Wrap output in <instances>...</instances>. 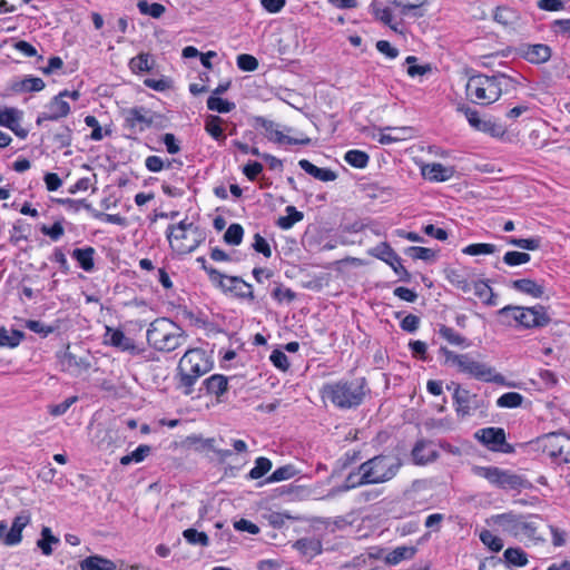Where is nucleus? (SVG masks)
<instances>
[{"instance_id":"f257e3e1","label":"nucleus","mask_w":570,"mask_h":570,"mask_svg":"<svg viewBox=\"0 0 570 570\" xmlns=\"http://www.w3.org/2000/svg\"><path fill=\"white\" fill-rule=\"evenodd\" d=\"M367 392L370 390L365 377L340 380L326 383L322 387L323 399L328 400L334 406L342 410L360 406Z\"/></svg>"},{"instance_id":"f03ea898","label":"nucleus","mask_w":570,"mask_h":570,"mask_svg":"<svg viewBox=\"0 0 570 570\" xmlns=\"http://www.w3.org/2000/svg\"><path fill=\"white\" fill-rule=\"evenodd\" d=\"M491 522L498 525L502 532L512 535L519 540H529L532 542H543L544 537L541 528L544 527L543 520L539 515H522L512 511L495 514L491 517Z\"/></svg>"},{"instance_id":"7ed1b4c3","label":"nucleus","mask_w":570,"mask_h":570,"mask_svg":"<svg viewBox=\"0 0 570 570\" xmlns=\"http://www.w3.org/2000/svg\"><path fill=\"white\" fill-rule=\"evenodd\" d=\"M213 363L208 360L202 348H190L180 358L176 374V389L184 395H190L194 392V385L197 380L208 373Z\"/></svg>"},{"instance_id":"20e7f679","label":"nucleus","mask_w":570,"mask_h":570,"mask_svg":"<svg viewBox=\"0 0 570 570\" xmlns=\"http://www.w3.org/2000/svg\"><path fill=\"white\" fill-rule=\"evenodd\" d=\"M497 317L499 324L507 327H543L551 322L547 308L540 304L531 307L507 305L497 311Z\"/></svg>"},{"instance_id":"39448f33","label":"nucleus","mask_w":570,"mask_h":570,"mask_svg":"<svg viewBox=\"0 0 570 570\" xmlns=\"http://www.w3.org/2000/svg\"><path fill=\"white\" fill-rule=\"evenodd\" d=\"M439 352L445 357L444 364L456 366L461 373L479 381L505 384V379L502 374L495 373V370L488 364L473 360L470 354H456L445 346H441Z\"/></svg>"},{"instance_id":"423d86ee","label":"nucleus","mask_w":570,"mask_h":570,"mask_svg":"<svg viewBox=\"0 0 570 570\" xmlns=\"http://www.w3.org/2000/svg\"><path fill=\"white\" fill-rule=\"evenodd\" d=\"M146 337L148 344L155 350L171 352L183 344L187 335L175 322L163 317L150 323Z\"/></svg>"},{"instance_id":"0eeeda50","label":"nucleus","mask_w":570,"mask_h":570,"mask_svg":"<svg viewBox=\"0 0 570 570\" xmlns=\"http://www.w3.org/2000/svg\"><path fill=\"white\" fill-rule=\"evenodd\" d=\"M402 466V460L394 453H382L360 464L364 482L384 483L392 480Z\"/></svg>"},{"instance_id":"6e6552de","label":"nucleus","mask_w":570,"mask_h":570,"mask_svg":"<svg viewBox=\"0 0 570 570\" xmlns=\"http://www.w3.org/2000/svg\"><path fill=\"white\" fill-rule=\"evenodd\" d=\"M166 236L171 248L180 255L194 252L205 239L200 228L186 220H181L176 225H169Z\"/></svg>"},{"instance_id":"1a4fd4ad","label":"nucleus","mask_w":570,"mask_h":570,"mask_svg":"<svg viewBox=\"0 0 570 570\" xmlns=\"http://www.w3.org/2000/svg\"><path fill=\"white\" fill-rule=\"evenodd\" d=\"M473 474L489 481L490 484L502 490H517L531 489L532 483L520 474L510 470H503L498 466H480L472 468Z\"/></svg>"},{"instance_id":"9d476101","label":"nucleus","mask_w":570,"mask_h":570,"mask_svg":"<svg viewBox=\"0 0 570 570\" xmlns=\"http://www.w3.org/2000/svg\"><path fill=\"white\" fill-rule=\"evenodd\" d=\"M465 95L472 104L488 106L500 98V88L497 87L492 76L476 73L469 77Z\"/></svg>"},{"instance_id":"9b49d317","label":"nucleus","mask_w":570,"mask_h":570,"mask_svg":"<svg viewBox=\"0 0 570 570\" xmlns=\"http://www.w3.org/2000/svg\"><path fill=\"white\" fill-rule=\"evenodd\" d=\"M213 286L225 295H232L240 301H255L253 285L245 282L240 276H229L220 273V277L216 278Z\"/></svg>"},{"instance_id":"f8f14e48","label":"nucleus","mask_w":570,"mask_h":570,"mask_svg":"<svg viewBox=\"0 0 570 570\" xmlns=\"http://www.w3.org/2000/svg\"><path fill=\"white\" fill-rule=\"evenodd\" d=\"M474 439L492 452L510 454L514 446L507 442L505 431L502 428H483L474 433Z\"/></svg>"},{"instance_id":"ddd939ff","label":"nucleus","mask_w":570,"mask_h":570,"mask_svg":"<svg viewBox=\"0 0 570 570\" xmlns=\"http://www.w3.org/2000/svg\"><path fill=\"white\" fill-rule=\"evenodd\" d=\"M368 254L380 261L386 263L393 272L399 276V281L410 283L412 279L411 273L402 265V259L397 253L391 247L387 242H382L374 248L368 250Z\"/></svg>"},{"instance_id":"4468645a","label":"nucleus","mask_w":570,"mask_h":570,"mask_svg":"<svg viewBox=\"0 0 570 570\" xmlns=\"http://www.w3.org/2000/svg\"><path fill=\"white\" fill-rule=\"evenodd\" d=\"M256 125L263 128L266 132V137L268 140L276 144H288V145H303L308 146L312 144V139L303 134L298 137H291L288 135H284L281 130H278V126L264 117H256Z\"/></svg>"},{"instance_id":"2eb2a0df","label":"nucleus","mask_w":570,"mask_h":570,"mask_svg":"<svg viewBox=\"0 0 570 570\" xmlns=\"http://www.w3.org/2000/svg\"><path fill=\"white\" fill-rule=\"evenodd\" d=\"M148 112L149 110L141 106L131 107L122 111L124 128L130 132L127 137L142 132L153 125V119L147 116Z\"/></svg>"},{"instance_id":"dca6fc26","label":"nucleus","mask_w":570,"mask_h":570,"mask_svg":"<svg viewBox=\"0 0 570 570\" xmlns=\"http://www.w3.org/2000/svg\"><path fill=\"white\" fill-rule=\"evenodd\" d=\"M517 55L533 65L544 63L550 60L552 49L544 43H520L515 48Z\"/></svg>"},{"instance_id":"f3484780","label":"nucleus","mask_w":570,"mask_h":570,"mask_svg":"<svg viewBox=\"0 0 570 570\" xmlns=\"http://www.w3.org/2000/svg\"><path fill=\"white\" fill-rule=\"evenodd\" d=\"M70 114V105L56 95L47 105L46 111L40 112L36 119L37 126H41L45 121H56L67 117Z\"/></svg>"},{"instance_id":"a211bd4d","label":"nucleus","mask_w":570,"mask_h":570,"mask_svg":"<svg viewBox=\"0 0 570 570\" xmlns=\"http://www.w3.org/2000/svg\"><path fill=\"white\" fill-rule=\"evenodd\" d=\"M541 440L552 443L557 441V449L550 451V456L560 459L564 463H570V436L561 432H550L543 434Z\"/></svg>"},{"instance_id":"6ab92c4d","label":"nucleus","mask_w":570,"mask_h":570,"mask_svg":"<svg viewBox=\"0 0 570 570\" xmlns=\"http://www.w3.org/2000/svg\"><path fill=\"white\" fill-rule=\"evenodd\" d=\"M31 517L29 511H21L11 524L10 530L3 538V543L8 547L17 546L22 540V530L30 523Z\"/></svg>"},{"instance_id":"aec40b11","label":"nucleus","mask_w":570,"mask_h":570,"mask_svg":"<svg viewBox=\"0 0 570 570\" xmlns=\"http://www.w3.org/2000/svg\"><path fill=\"white\" fill-rule=\"evenodd\" d=\"M106 335H109L108 343L122 352H128L131 355H139L142 352V350L135 344L134 340L126 336L120 328L112 330L107 327Z\"/></svg>"},{"instance_id":"412c9836","label":"nucleus","mask_w":570,"mask_h":570,"mask_svg":"<svg viewBox=\"0 0 570 570\" xmlns=\"http://www.w3.org/2000/svg\"><path fill=\"white\" fill-rule=\"evenodd\" d=\"M455 170L452 166H444L440 163L426 164L422 167V176L435 183L446 181L453 177Z\"/></svg>"},{"instance_id":"4be33fe9","label":"nucleus","mask_w":570,"mask_h":570,"mask_svg":"<svg viewBox=\"0 0 570 570\" xmlns=\"http://www.w3.org/2000/svg\"><path fill=\"white\" fill-rule=\"evenodd\" d=\"M431 442L424 439L417 440L412 449L411 455L414 464L425 465L434 462L439 458V453L430 449Z\"/></svg>"},{"instance_id":"5701e85b","label":"nucleus","mask_w":570,"mask_h":570,"mask_svg":"<svg viewBox=\"0 0 570 570\" xmlns=\"http://www.w3.org/2000/svg\"><path fill=\"white\" fill-rule=\"evenodd\" d=\"M57 358L61 371L63 372L86 371L90 367L88 360L81 357L78 358L69 352V347L63 352L57 353Z\"/></svg>"},{"instance_id":"b1692460","label":"nucleus","mask_w":570,"mask_h":570,"mask_svg":"<svg viewBox=\"0 0 570 570\" xmlns=\"http://www.w3.org/2000/svg\"><path fill=\"white\" fill-rule=\"evenodd\" d=\"M203 390L219 400L228 390V379L223 374H213L203 381L199 392L202 393Z\"/></svg>"},{"instance_id":"393cba45","label":"nucleus","mask_w":570,"mask_h":570,"mask_svg":"<svg viewBox=\"0 0 570 570\" xmlns=\"http://www.w3.org/2000/svg\"><path fill=\"white\" fill-rule=\"evenodd\" d=\"M292 547L297 550L302 557H305L308 560H312L323 551L322 541L316 538L298 539L293 543Z\"/></svg>"},{"instance_id":"a878e982","label":"nucleus","mask_w":570,"mask_h":570,"mask_svg":"<svg viewBox=\"0 0 570 570\" xmlns=\"http://www.w3.org/2000/svg\"><path fill=\"white\" fill-rule=\"evenodd\" d=\"M510 287L533 298H540L544 294L543 284L531 278H519L511 281Z\"/></svg>"},{"instance_id":"bb28decb","label":"nucleus","mask_w":570,"mask_h":570,"mask_svg":"<svg viewBox=\"0 0 570 570\" xmlns=\"http://www.w3.org/2000/svg\"><path fill=\"white\" fill-rule=\"evenodd\" d=\"M70 255L82 271L91 273L95 269L96 249L94 247L75 248Z\"/></svg>"},{"instance_id":"cd10ccee","label":"nucleus","mask_w":570,"mask_h":570,"mask_svg":"<svg viewBox=\"0 0 570 570\" xmlns=\"http://www.w3.org/2000/svg\"><path fill=\"white\" fill-rule=\"evenodd\" d=\"M492 79L497 83V87L500 88V96L503 92H509L517 90V88L521 85V80H524V77L519 72H514V75H507L504 72H495L492 75Z\"/></svg>"},{"instance_id":"c85d7f7f","label":"nucleus","mask_w":570,"mask_h":570,"mask_svg":"<svg viewBox=\"0 0 570 570\" xmlns=\"http://www.w3.org/2000/svg\"><path fill=\"white\" fill-rule=\"evenodd\" d=\"M298 166L308 175L321 181H333L337 178V174L330 168H320L307 159H301Z\"/></svg>"},{"instance_id":"c756f323","label":"nucleus","mask_w":570,"mask_h":570,"mask_svg":"<svg viewBox=\"0 0 570 570\" xmlns=\"http://www.w3.org/2000/svg\"><path fill=\"white\" fill-rule=\"evenodd\" d=\"M454 385L453 401L455 411L459 415L465 416L471 412V394L468 390L462 389L460 384L452 382Z\"/></svg>"},{"instance_id":"7c9ffc66","label":"nucleus","mask_w":570,"mask_h":570,"mask_svg":"<svg viewBox=\"0 0 570 570\" xmlns=\"http://www.w3.org/2000/svg\"><path fill=\"white\" fill-rule=\"evenodd\" d=\"M391 2L401 8V13L406 16L412 12V16L415 18H421L424 16V11L421 9L424 6L430 3V0H391Z\"/></svg>"},{"instance_id":"2f4dec72","label":"nucleus","mask_w":570,"mask_h":570,"mask_svg":"<svg viewBox=\"0 0 570 570\" xmlns=\"http://www.w3.org/2000/svg\"><path fill=\"white\" fill-rule=\"evenodd\" d=\"M416 551L417 549L413 546L396 547L394 550L384 556V561L389 566H396L403 560L412 559L415 556Z\"/></svg>"},{"instance_id":"473e14b6","label":"nucleus","mask_w":570,"mask_h":570,"mask_svg":"<svg viewBox=\"0 0 570 570\" xmlns=\"http://www.w3.org/2000/svg\"><path fill=\"white\" fill-rule=\"evenodd\" d=\"M81 570H115L116 564L114 561L95 554L89 556L80 561Z\"/></svg>"},{"instance_id":"72a5a7b5","label":"nucleus","mask_w":570,"mask_h":570,"mask_svg":"<svg viewBox=\"0 0 570 570\" xmlns=\"http://www.w3.org/2000/svg\"><path fill=\"white\" fill-rule=\"evenodd\" d=\"M45 82L39 77L28 76L22 80L12 85V89L14 91L21 92H37L41 91L45 88Z\"/></svg>"},{"instance_id":"f704fd0d","label":"nucleus","mask_w":570,"mask_h":570,"mask_svg":"<svg viewBox=\"0 0 570 570\" xmlns=\"http://www.w3.org/2000/svg\"><path fill=\"white\" fill-rule=\"evenodd\" d=\"M503 558L505 569L509 566L524 567L528 563V556L521 548H508Z\"/></svg>"},{"instance_id":"c9c22d12","label":"nucleus","mask_w":570,"mask_h":570,"mask_svg":"<svg viewBox=\"0 0 570 570\" xmlns=\"http://www.w3.org/2000/svg\"><path fill=\"white\" fill-rule=\"evenodd\" d=\"M445 278L456 288L468 293L471 291V283L460 269L448 267L444 269Z\"/></svg>"},{"instance_id":"e433bc0d","label":"nucleus","mask_w":570,"mask_h":570,"mask_svg":"<svg viewBox=\"0 0 570 570\" xmlns=\"http://www.w3.org/2000/svg\"><path fill=\"white\" fill-rule=\"evenodd\" d=\"M223 119L219 116L208 115L205 119V130L217 141L226 139L222 128Z\"/></svg>"},{"instance_id":"4c0bfd02","label":"nucleus","mask_w":570,"mask_h":570,"mask_svg":"<svg viewBox=\"0 0 570 570\" xmlns=\"http://www.w3.org/2000/svg\"><path fill=\"white\" fill-rule=\"evenodd\" d=\"M286 215L281 216L276 225L284 230L291 229L294 224L301 222L304 218V215L302 212L297 210L294 206H287L285 208Z\"/></svg>"},{"instance_id":"58836bf2","label":"nucleus","mask_w":570,"mask_h":570,"mask_svg":"<svg viewBox=\"0 0 570 570\" xmlns=\"http://www.w3.org/2000/svg\"><path fill=\"white\" fill-rule=\"evenodd\" d=\"M298 470L293 464H286L276 469L269 476L266 478L265 483H276L289 480L298 474Z\"/></svg>"},{"instance_id":"ea45409f","label":"nucleus","mask_w":570,"mask_h":570,"mask_svg":"<svg viewBox=\"0 0 570 570\" xmlns=\"http://www.w3.org/2000/svg\"><path fill=\"white\" fill-rule=\"evenodd\" d=\"M24 338V333L19 330H11L9 334L4 327H0V347H17Z\"/></svg>"},{"instance_id":"a19ab883","label":"nucleus","mask_w":570,"mask_h":570,"mask_svg":"<svg viewBox=\"0 0 570 570\" xmlns=\"http://www.w3.org/2000/svg\"><path fill=\"white\" fill-rule=\"evenodd\" d=\"M344 160L352 167L363 169L368 165L370 156L358 149H351L345 153Z\"/></svg>"},{"instance_id":"79ce46f5","label":"nucleus","mask_w":570,"mask_h":570,"mask_svg":"<svg viewBox=\"0 0 570 570\" xmlns=\"http://www.w3.org/2000/svg\"><path fill=\"white\" fill-rule=\"evenodd\" d=\"M153 65L154 61L150 59V55L145 52H140L129 60V68L134 73L150 71Z\"/></svg>"},{"instance_id":"37998d69","label":"nucleus","mask_w":570,"mask_h":570,"mask_svg":"<svg viewBox=\"0 0 570 570\" xmlns=\"http://www.w3.org/2000/svg\"><path fill=\"white\" fill-rule=\"evenodd\" d=\"M151 452V446L147 444H140L136 450L131 453L124 455L120 458L121 465H129L130 463H140L142 462Z\"/></svg>"},{"instance_id":"c03bdc74","label":"nucleus","mask_w":570,"mask_h":570,"mask_svg":"<svg viewBox=\"0 0 570 570\" xmlns=\"http://www.w3.org/2000/svg\"><path fill=\"white\" fill-rule=\"evenodd\" d=\"M370 8L375 19L389 26L392 30L397 31L396 24L393 23L392 11L390 8H382L377 2H372Z\"/></svg>"},{"instance_id":"a18cd8bd","label":"nucleus","mask_w":570,"mask_h":570,"mask_svg":"<svg viewBox=\"0 0 570 570\" xmlns=\"http://www.w3.org/2000/svg\"><path fill=\"white\" fill-rule=\"evenodd\" d=\"M272 461L268 458L259 456L255 460V465L246 475L249 480H258L263 478L271 469Z\"/></svg>"},{"instance_id":"49530a36","label":"nucleus","mask_w":570,"mask_h":570,"mask_svg":"<svg viewBox=\"0 0 570 570\" xmlns=\"http://www.w3.org/2000/svg\"><path fill=\"white\" fill-rule=\"evenodd\" d=\"M235 107V102L223 99L219 96H209L207 99V108L219 114L230 112Z\"/></svg>"},{"instance_id":"de8ad7c7","label":"nucleus","mask_w":570,"mask_h":570,"mask_svg":"<svg viewBox=\"0 0 570 570\" xmlns=\"http://www.w3.org/2000/svg\"><path fill=\"white\" fill-rule=\"evenodd\" d=\"M439 334L452 345L468 347L470 343L468 338L455 332L452 327L440 325Z\"/></svg>"},{"instance_id":"09e8293b","label":"nucleus","mask_w":570,"mask_h":570,"mask_svg":"<svg viewBox=\"0 0 570 570\" xmlns=\"http://www.w3.org/2000/svg\"><path fill=\"white\" fill-rule=\"evenodd\" d=\"M523 395L518 392H507L497 400V406L501 409H515L522 405Z\"/></svg>"},{"instance_id":"8fccbe9b","label":"nucleus","mask_w":570,"mask_h":570,"mask_svg":"<svg viewBox=\"0 0 570 570\" xmlns=\"http://www.w3.org/2000/svg\"><path fill=\"white\" fill-rule=\"evenodd\" d=\"M479 539L492 552H499L503 548V540L490 530L483 529L479 534Z\"/></svg>"},{"instance_id":"3c124183","label":"nucleus","mask_w":570,"mask_h":570,"mask_svg":"<svg viewBox=\"0 0 570 570\" xmlns=\"http://www.w3.org/2000/svg\"><path fill=\"white\" fill-rule=\"evenodd\" d=\"M59 539L55 537L48 527H43L41 530V539L37 541L38 548L45 556L52 553L51 543H58Z\"/></svg>"},{"instance_id":"603ef678","label":"nucleus","mask_w":570,"mask_h":570,"mask_svg":"<svg viewBox=\"0 0 570 570\" xmlns=\"http://www.w3.org/2000/svg\"><path fill=\"white\" fill-rule=\"evenodd\" d=\"M184 539L193 546H200V547H208L209 546V538L208 535L203 532L198 531L194 528H189L183 531Z\"/></svg>"},{"instance_id":"864d4df0","label":"nucleus","mask_w":570,"mask_h":570,"mask_svg":"<svg viewBox=\"0 0 570 570\" xmlns=\"http://www.w3.org/2000/svg\"><path fill=\"white\" fill-rule=\"evenodd\" d=\"M244 228L242 225L234 223L226 229L223 239L227 245L237 246L243 242Z\"/></svg>"},{"instance_id":"5fc2aeb1","label":"nucleus","mask_w":570,"mask_h":570,"mask_svg":"<svg viewBox=\"0 0 570 570\" xmlns=\"http://www.w3.org/2000/svg\"><path fill=\"white\" fill-rule=\"evenodd\" d=\"M137 8L141 14H147L156 19L160 18L166 10L163 4L157 2L149 3L147 0H139Z\"/></svg>"},{"instance_id":"6e6d98bb","label":"nucleus","mask_w":570,"mask_h":570,"mask_svg":"<svg viewBox=\"0 0 570 570\" xmlns=\"http://www.w3.org/2000/svg\"><path fill=\"white\" fill-rule=\"evenodd\" d=\"M29 331L39 334L41 337H48L50 334L56 332L59 326L58 325H46L41 321L28 320L24 325Z\"/></svg>"},{"instance_id":"4d7b16f0","label":"nucleus","mask_w":570,"mask_h":570,"mask_svg":"<svg viewBox=\"0 0 570 570\" xmlns=\"http://www.w3.org/2000/svg\"><path fill=\"white\" fill-rule=\"evenodd\" d=\"M497 252V246L493 244L487 243H475L465 246L462 249V253L470 256L476 255H490Z\"/></svg>"},{"instance_id":"13d9d810","label":"nucleus","mask_w":570,"mask_h":570,"mask_svg":"<svg viewBox=\"0 0 570 570\" xmlns=\"http://www.w3.org/2000/svg\"><path fill=\"white\" fill-rule=\"evenodd\" d=\"M21 119V111L16 108H8L0 110V126L6 127L8 129L12 128L16 122H19Z\"/></svg>"},{"instance_id":"bf43d9fd","label":"nucleus","mask_w":570,"mask_h":570,"mask_svg":"<svg viewBox=\"0 0 570 570\" xmlns=\"http://www.w3.org/2000/svg\"><path fill=\"white\" fill-rule=\"evenodd\" d=\"M55 202L59 205L67 207L68 210H72L75 213L83 208L90 214H92L94 207L91 206V204L87 203L86 199L57 198L55 199Z\"/></svg>"},{"instance_id":"052dcab7","label":"nucleus","mask_w":570,"mask_h":570,"mask_svg":"<svg viewBox=\"0 0 570 570\" xmlns=\"http://www.w3.org/2000/svg\"><path fill=\"white\" fill-rule=\"evenodd\" d=\"M405 254L411 256L413 259H421L425 262L433 261L436 257L435 250L421 246H410L405 249Z\"/></svg>"},{"instance_id":"680f3d73","label":"nucleus","mask_w":570,"mask_h":570,"mask_svg":"<svg viewBox=\"0 0 570 570\" xmlns=\"http://www.w3.org/2000/svg\"><path fill=\"white\" fill-rule=\"evenodd\" d=\"M52 140L57 149L69 147L72 142V130L68 126H62L52 135Z\"/></svg>"},{"instance_id":"e2e57ef3","label":"nucleus","mask_w":570,"mask_h":570,"mask_svg":"<svg viewBox=\"0 0 570 570\" xmlns=\"http://www.w3.org/2000/svg\"><path fill=\"white\" fill-rule=\"evenodd\" d=\"M531 256L525 252L510 250L503 255V263L508 266H519L529 263Z\"/></svg>"},{"instance_id":"0e129e2a","label":"nucleus","mask_w":570,"mask_h":570,"mask_svg":"<svg viewBox=\"0 0 570 570\" xmlns=\"http://www.w3.org/2000/svg\"><path fill=\"white\" fill-rule=\"evenodd\" d=\"M417 61V58L415 56H409L405 59V63L409 65L407 67V75L410 77H416V76H424L432 71V67L430 63L425 65H415Z\"/></svg>"},{"instance_id":"69168bd1","label":"nucleus","mask_w":570,"mask_h":570,"mask_svg":"<svg viewBox=\"0 0 570 570\" xmlns=\"http://www.w3.org/2000/svg\"><path fill=\"white\" fill-rule=\"evenodd\" d=\"M456 110L462 112L466 117L469 124L476 130H480L481 125L485 121L480 118L479 112L475 109H472L465 104L458 105Z\"/></svg>"},{"instance_id":"338daca9","label":"nucleus","mask_w":570,"mask_h":570,"mask_svg":"<svg viewBox=\"0 0 570 570\" xmlns=\"http://www.w3.org/2000/svg\"><path fill=\"white\" fill-rule=\"evenodd\" d=\"M370 484L368 482H364L363 480V472L360 471V466L357 470L352 471L347 474L345 478L343 484L341 485V491H348L351 489H354L356 487Z\"/></svg>"},{"instance_id":"774afa93","label":"nucleus","mask_w":570,"mask_h":570,"mask_svg":"<svg viewBox=\"0 0 570 570\" xmlns=\"http://www.w3.org/2000/svg\"><path fill=\"white\" fill-rule=\"evenodd\" d=\"M40 232L43 235L50 237L51 240L57 242V240H59L63 236L65 228L62 226V222L61 220H57L51 226H47L45 224L41 225Z\"/></svg>"}]
</instances>
